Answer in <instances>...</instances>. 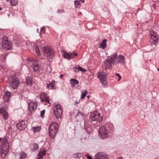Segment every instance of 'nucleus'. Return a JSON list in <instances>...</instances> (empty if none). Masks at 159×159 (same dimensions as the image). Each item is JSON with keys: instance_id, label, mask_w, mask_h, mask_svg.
I'll list each match as a JSON object with an SVG mask.
<instances>
[{"instance_id": "nucleus-25", "label": "nucleus", "mask_w": 159, "mask_h": 159, "mask_svg": "<svg viewBox=\"0 0 159 159\" xmlns=\"http://www.w3.org/2000/svg\"><path fill=\"white\" fill-rule=\"evenodd\" d=\"M39 68V66L38 63H35L32 64V68L35 72H38Z\"/></svg>"}, {"instance_id": "nucleus-43", "label": "nucleus", "mask_w": 159, "mask_h": 159, "mask_svg": "<svg viewBox=\"0 0 159 159\" xmlns=\"http://www.w3.org/2000/svg\"><path fill=\"white\" fill-rule=\"evenodd\" d=\"M116 75L118 77H119V76H120V74L119 73L116 74Z\"/></svg>"}, {"instance_id": "nucleus-7", "label": "nucleus", "mask_w": 159, "mask_h": 159, "mask_svg": "<svg viewBox=\"0 0 159 159\" xmlns=\"http://www.w3.org/2000/svg\"><path fill=\"white\" fill-rule=\"evenodd\" d=\"M111 56L116 63H121L123 64L125 63V57L123 56L119 55L118 56L116 53L112 54Z\"/></svg>"}, {"instance_id": "nucleus-36", "label": "nucleus", "mask_w": 159, "mask_h": 159, "mask_svg": "<svg viewBox=\"0 0 159 159\" xmlns=\"http://www.w3.org/2000/svg\"><path fill=\"white\" fill-rule=\"evenodd\" d=\"M74 157L79 159L81 156V154L79 153H75L73 155Z\"/></svg>"}, {"instance_id": "nucleus-15", "label": "nucleus", "mask_w": 159, "mask_h": 159, "mask_svg": "<svg viewBox=\"0 0 159 159\" xmlns=\"http://www.w3.org/2000/svg\"><path fill=\"white\" fill-rule=\"evenodd\" d=\"M27 125L24 120H21L16 124L17 128L19 130H23L27 127Z\"/></svg>"}, {"instance_id": "nucleus-14", "label": "nucleus", "mask_w": 159, "mask_h": 159, "mask_svg": "<svg viewBox=\"0 0 159 159\" xmlns=\"http://www.w3.org/2000/svg\"><path fill=\"white\" fill-rule=\"evenodd\" d=\"M40 98L41 102L48 103L50 104L49 101V98L47 94L44 92L41 93L40 95Z\"/></svg>"}, {"instance_id": "nucleus-27", "label": "nucleus", "mask_w": 159, "mask_h": 159, "mask_svg": "<svg viewBox=\"0 0 159 159\" xmlns=\"http://www.w3.org/2000/svg\"><path fill=\"white\" fill-rule=\"evenodd\" d=\"M13 43L15 44L16 46L19 47L20 45V44L19 41L17 38L16 37H14L13 39Z\"/></svg>"}, {"instance_id": "nucleus-40", "label": "nucleus", "mask_w": 159, "mask_h": 159, "mask_svg": "<svg viewBox=\"0 0 159 159\" xmlns=\"http://www.w3.org/2000/svg\"><path fill=\"white\" fill-rule=\"evenodd\" d=\"M0 153L1 154V156L2 158H4L6 157L7 153L3 152H1Z\"/></svg>"}, {"instance_id": "nucleus-16", "label": "nucleus", "mask_w": 159, "mask_h": 159, "mask_svg": "<svg viewBox=\"0 0 159 159\" xmlns=\"http://www.w3.org/2000/svg\"><path fill=\"white\" fill-rule=\"evenodd\" d=\"M46 83L47 85V88L48 90L54 89L55 85L54 80H52V82H50L49 81H46Z\"/></svg>"}, {"instance_id": "nucleus-24", "label": "nucleus", "mask_w": 159, "mask_h": 159, "mask_svg": "<svg viewBox=\"0 0 159 159\" xmlns=\"http://www.w3.org/2000/svg\"><path fill=\"white\" fill-rule=\"evenodd\" d=\"M53 111H59L60 110H63L61 106L59 104H55L54 107L53 108Z\"/></svg>"}, {"instance_id": "nucleus-48", "label": "nucleus", "mask_w": 159, "mask_h": 159, "mask_svg": "<svg viewBox=\"0 0 159 159\" xmlns=\"http://www.w3.org/2000/svg\"><path fill=\"white\" fill-rule=\"evenodd\" d=\"M3 55L4 56H5V57L7 56V55L5 54H4L3 55H2L1 56H2Z\"/></svg>"}, {"instance_id": "nucleus-19", "label": "nucleus", "mask_w": 159, "mask_h": 159, "mask_svg": "<svg viewBox=\"0 0 159 159\" xmlns=\"http://www.w3.org/2000/svg\"><path fill=\"white\" fill-rule=\"evenodd\" d=\"M46 150L45 149H41L38 154V159H42V158L46 154Z\"/></svg>"}, {"instance_id": "nucleus-51", "label": "nucleus", "mask_w": 159, "mask_h": 159, "mask_svg": "<svg viewBox=\"0 0 159 159\" xmlns=\"http://www.w3.org/2000/svg\"><path fill=\"white\" fill-rule=\"evenodd\" d=\"M157 70L159 71V68H158Z\"/></svg>"}, {"instance_id": "nucleus-13", "label": "nucleus", "mask_w": 159, "mask_h": 159, "mask_svg": "<svg viewBox=\"0 0 159 159\" xmlns=\"http://www.w3.org/2000/svg\"><path fill=\"white\" fill-rule=\"evenodd\" d=\"M37 107V102H30L28 104L29 110L30 114L33 113Z\"/></svg>"}, {"instance_id": "nucleus-49", "label": "nucleus", "mask_w": 159, "mask_h": 159, "mask_svg": "<svg viewBox=\"0 0 159 159\" xmlns=\"http://www.w3.org/2000/svg\"><path fill=\"white\" fill-rule=\"evenodd\" d=\"M2 140V139L1 138H0V142Z\"/></svg>"}, {"instance_id": "nucleus-10", "label": "nucleus", "mask_w": 159, "mask_h": 159, "mask_svg": "<svg viewBox=\"0 0 159 159\" xmlns=\"http://www.w3.org/2000/svg\"><path fill=\"white\" fill-rule=\"evenodd\" d=\"M98 132L99 136H101L102 139L106 138L108 134V132L104 126H102L99 128Z\"/></svg>"}, {"instance_id": "nucleus-38", "label": "nucleus", "mask_w": 159, "mask_h": 159, "mask_svg": "<svg viewBox=\"0 0 159 159\" xmlns=\"http://www.w3.org/2000/svg\"><path fill=\"white\" fill-rule=\"evenodd\" d=\"M45 29L43 27H42L40 30V34H43L45 33Z\"/></svg>"}, {"instance_id": "nucleus-52", "label": "nucleus", "mask_w": 159, "mask_h": 159, "mask_svg": "<svg viewBox=\"0 0 159 159\" xmlns=\"http://www.w3.org/2000/svg\"><path fill=\"white\" fill-rule=\"evenodd\" d=\"M2 10V8L0 7V11Z\"/></svg>"}, {"instance_id": "nucleus-39", "label": "nucleus", "mask_w": 159, "mask_h": 159, "mask_svg": "<svg viewBox=\"0 0 159 159\" xmlns=\"http://www.w3.org/2000/svg\"><path fill=\"white\" fill-rule=\"evenodd\" d=\"M45 110H43L42 111L40 112V116L42 118H43L44 115V114L45 113Z\"/></svg>"}, {"instance_id": "nucleus-22", "label": "nucleus", "mask_w": 159, "mask_h": 159, "mask_svg": "<svg viewBox=\"0 0 159 159\" xmlns=\"http://www.w3.org/2000/svg\"><path fill=\"white\" fill-rule=\"evenodd\" d=\"M26 83L27 85L31 86L32 82V79L31 77L30 76H28L26 78Z\"/></svg>"}, {"instance_id": "nucleus-21", "label": "nucleus", "mask_w": 159, "mask_h": 159, "mask_svg": "<svg viewBox=\"0 0 159 159\" xmlns=\"http://www.w3.org/2000/svg\"><path fill=\"white\" fill-rule=\"evenodd\" d=\"M11 95V93L8 92H5L3 96V98L5 102H8L9 99Z\"/></svg>"}, {"instance_id": "nucleus-12", "label": "nucleus", "mask_w": 159, "mask_h": 159, "mask_svg": "<svg viewBox=\"0 0 159 159\" xmlns=\"http://www.w3.org/2000/svg\"><path fill=\"white\" fill-rule=\"evenodd\" d=\"M108 157L107 153L99 152L96 153L94 156V159H108Z\"/></svg>"}, {"instance_id": "nucleus-37", "label": "nucleus", "mask_w": 159, "mask_h": 159, "mask_svg": "<svg viewBox=\"0 0 159 159\" xmlns=\"http://www.w3.org/2000/svg\"><path fill=\"white\" fill-rule=\"evenodd\" d=\"M35 51L37 54L39 56L40 55V53L39 50V48L38 46H36L35 49Z\"/></svg>"}, {"instance_id": "nucleus-34", "label": "nucleus", "mask_w": 159, "mask_h": 159, "mask_svg": "<svg viewBox=\"0 0 159 159\" xmlns=\"http://www.w3.org/2000/svg\"><path fill=\"white\" fill-rule=\"evenodd\" d=\"M75 7V8H80V4L79 2L78 1H75L74 2Z\"/></svg>"}, {"instance_id": "nucleus-45", "label": "nucleus", "mask_w": 159, "mask_h": 159, "mask_svg": "<svg viewBox=\"0 0 159 159\" xmlns=\"http://www.w3.org/2000/svg\"><path fill=\"white\" fill-rule=\"evenodd\" d=\"M118 77H119V79H118V81H119V80H120V79H121V76H119Z\"/></svg>"}, {"instance_id": "nucleus-2", "label": "nucleus", "mask_w": 159, "mask_h": 159, "mask_svg": "<svg viewBox=\"0 0 159 159\" xmlns=\"http://www.w3.org/2000/svg\"><path fill=\"white\" fill-rule=\"evenodd\" d=\"M58 125L55 122L51 123L48 129V133L49 136L51 139H54L58 131Z\"/></svg>"}, {"instance_id": "nucleus-1", "label": "nucleus", "mask_w": 159, "mask_h": 159, "mask_svg": "<svg viewBox=\"0 0 159 159\" xmlns=\"http://www.w3.org/2000/svg\"><path fill=\"white\" fill-rule=\"evenodd\" d=\"M89 118L88 121L93 125H96L102 120V117L100 116V113L97 111H94L91 113Z\"/></svg>"}, {"instance_id": "nucleus-20", "label": "nucleus", "mask_w": 159, "mask_h": 159, "mask_svg": "<svg viewBox=\"0 0 159 159\" xmlns=\"http://www.w3.org/2000/svg\"><path fill=\"white\" fill-rule=\"evenodd\" d=\"M73 69L76 72H78L80 71H82L83 72H85L86 71V69H84L78 65H76L74 67Z\"/></svg>"}, {"instance_id": "nucleus-26", "label": "nucleus", "mask_w": 159, "mask_h": 159, "mask_svg": "<svg viewBox=\"0 0 159 159\" xmlns=\"http://www.w3.org/2000/svg\"><path fill=\"white\" fill-rule=\"evenodd\" d=\"M70 83L72 87H75V85L78 84V81L76 79H72L70 80Z\"/></svg>"}, {"instance_id": "nucleus-42", "label": "nucleus", "mask_w": 159, "mask_h": 159, "mask_svg": "<svg viewBox=\"0 0 159 159\" xmlns=\"http://www.w3.org/2000/svg\"><path fill=\"white\" fill-rule=\"evenodd\" d=\"M86 156H87L88 159H93L92 157L91 156L88 155L87 154L86 155Z\"/></svg>"}, {"instance_id": "nucleus-31", "label": "nucleus", "mask_w": 159, "mask_h": 159, "mask_svg": "<svg viewBox=\"0 0 159 159\" xmlns=\"http://www.w3.org/2000/svg\"><path fill=\"white\" fill-rule=\"evenodd\" d=\"M27 154L24 152H22L20 154V159H25L27 157Z\"/></svg>"}, {"instance_id": "nucleus-17", "label": "nucleus", "mask_w": 159, "mask_h": 159, "mask_svg": "<svg viewBox=\"0 0 159 159\" xmlns=\"http://www.w3.org/2000/svg\"><path fill=\"white\" fill-rule=\"evenodd\" d=\"M0 113L2 114V116L5 120L8 118V114L4 109L2 108H0Z\"/></svg>"}, {"instance_id": "nucleus-30", "label": "nucleus", "mask_w": 159, "mask_h": 159, "mask_svg": "<svg viewBox=\"0 0 159 159\" xmlns=\"http://www.w3.org/2000/svg\"><path fill=\"white\" fill-rule=\"evenodd\" d=\"M31 129L34 133H36L39 132L41 130V126H38L32 127Z\"/></svg>"}, {"instance_id": "nucleus-6", "label": "nucleus", "mask_w": 159, "mask_h": 159, "mask_svg": "<svg viewBox=\"0 0 159 159\" xmlns=\"http://www.w3.org/2000/svg\"><path fill=\"white\" fill-rule=\"evenodd\" d=\"M12 47L11 42L8 40L7 37H3L2 39V48L6 50L11 49Z\"/></svg>"}, {"instance_id": "nucleus-3", "label": "nucleus", "mask_w": 159, "mask_h": 159, "mask_svg": "<svg viewBox=\"0 0 159 159\" xmlns=\"http://www.w3.org/2000/svg\"><path fill=\"white\" fill-rule=\"evenodd\" d=\"M42 50L43 52L44 53V55L50 58V61H52V58L54 56V52L52 49L48 46H46L43 47Z\"/></svg>"}, {"instance_id": "nucleus-33", "label": "nucleus", "mask_w": 159, "mask_h": 159, "mask_svg": "<svg viewBox=\"0 0 159 159\" xmlns=\"http://www.w3.org/2000/svg\"><path fill=\"white\" fill-rule=\"evenodd\" d=\"M87 93L88 92L87 90H85L84 92L82 91L81 98L82 99H84Z\"/></svg>"}, {"instance_id": "nucleus-18", "label": "nucleus", "mask_w": 159, "mask_h": 159, "mask_svg": "<svg viewBox=\"0 0 159 159\" xmlns=\"http://www.w3.org/2000/svg\"><path fill=\"white\" fill-rule=\"evenodd\" d=\"M74 112L76 113L77 114L75 115V118L77 120H80L83 118V114L82 113L80 112L79 110H76Z\"/></svg>"}, {"instance_id": "nucleus-53", "label": "nucleus", "mask_w": 159, "mask_h": 159, "mask_svg": "<svg viewBox=\"0 0 159 159\" xmlns=\"http://www.w3.org/2000/svg\"><path fill=\"white\" fill-rule=\"evenodd\" d=\"M9 0H7V1L8 2Z\"/></svg>"}, {"instance_id": "nucleus-44", "label": "nucleus", "mask_w": 159, "mask_h": 159, "mask_svg": "<svg viewBox=\"0 0 159 159\" xmlns=\"http://www.w3.org/2000/svg\"><path fill=\"white\" fill-rule=\"evenodd\" d=\"M79 1L82 3H83L84 2V0H79Z\"/></svg>"}, {"instance_id": "nucleus-46", "label": "nucleus", "mask_w": 159, "mask_h": 159, "mask_svg": "<svg viewBox=\"0 0 159 159\" xmlns=\"http://www.w3.org/2000/svg\"><path fill=\"white\" fill-rule=\"evenodd\" d=\"M63 76V75L61 74V75L60 76H59V78H61Z\"/></svg>"}, {"instance_id": "nucleus-32", "label": "nucleus", "mask_w": 159, "mask_h": 159, "mask_svg": "<svg viewBox=\"0 0 159 159\" xmlns=\"http://www.w3.org/2000/svg\"><path fill=\"white\" fill-rule=\"evenodd\" d=\"M18 0H10V3L11 6H16L18 3Z\"/></svg>"}, {"instance_id": "nucleus-47", "label": "nucleus", "mask_w": 159, "mask_h": 159, "mask_svg": "<svg viewBox=\"0 0 159 159\" xmlns=\"http://www.w3.org/2000/svg\"><path fill=\"white\" fill-rule=\"evenodd\" d=\"M117 159H123V158L122 157H120L118 158Z\"/></svg>"}, {"instance_id": "nucleus-29", "label": "nucleus", "mask_w": 159, "mask_h": 159, "mask_svg": "<svg viewBox=\"0 0 159 159\" xmlns=\"http://www.w3.org/2000/svg\"><path fill=\"white\" fill-rule=\"evenodd\" d=\"M107 40L106 39H103L100 44V47L103 49L107 47L106 42Z\"/></svg>"}, {"instance_id": "nucleus-23", "label": "nucleus", "mask_w": 159, "mask_h": 159, "mask_svg": "<svg viewBox=\"0 0 159 159\" xmlns=\"http://www.w3.org/2000/svg\"><path fill=\"white\" fill-rule=\"evenodd\" d=\"M63 110H60L59 111H54V113L56 117L57 118H60L62 115Z\"/></svg>"}, {"instance_id": "nucleus-35", "label": "nucleus", "mask_w": 159, "mask_h": 159, "mask_svg": "<svg viewBox=\"0 0 159 159\" xmlns=\"http://www.w3.org/2000/svg\"><path fill=\"white\" fill-rule=\"evenodd\" d=\"M33 151H36L39 148V145H38L36 143H34L33 144Z\"/></svg>"}, {"instance_id": "nucleus-50", "label": "nucleus", "mask_w": 159, "mask_h": 159, "mask_svg": "<svg viewBox=\"0 0 159 159\" xmlns=\"http://www.w3.org/2000/svg\"><path fill=\"white\" fill-rule=\"evenodd\" d=\"M89 96L88 95V96H87V98H89Z\"/></svg>"}, {"instance_id": "nucleus-28", "label": "nucleus", "mask_w": 159, "mask_h": 159, "mask_svg": "<svg viewBox=\"0 0 159 159\" xmlns=\"http://www.w3.org/2000/svg\"><path fill=\"white\" fill-rule=\"evenodd\" d=\"M2 142L3 144L7 148H9V145L8 140L6 137L2 138Z\"/></svg>"}, {"instance_id": "nucleus-9", "label": "nucleus", "mask_w": 159, "mask_h": 159, "mask_svg": "<svg viewBox=\"0 0 159 159\" xmlns=\"http://www.w3.org/2000/svg\"><path fill=\"white\" fill-rule=\"evenodd\" d=\"M97 77L100 79L101 83L104 85L107 84V75L103 72L97 73Z\"/></svg>"}, {"instance_id": "nucleus-11", "label": "nucleus", "mask_w": 159, "mask_h": 159, "mask_svg": "<svg viewBox=\"0 0 159 159\" xmlns=\"http://www.w3.org/2000/svg\"><path fill=\"white\" fill-rule=\"evenodd\" d=\"M61 53L62 56L68 60H70L72 58H74L75 56H76L77 55V53H74L73 52L69 53L66 52L62 51Z\"/></svg>"}, {"instance_id": "nucleus-5", "label": "nucleus", "mask_w": 159, "mask_h": 159, "mask_svg": "<svg viewBox=\"0 0 159 159\" xmlns=\"http://www.w3.org/2000/svg\"><path fill=\"white\" fill-rule=\"evenodd\" d=\"M9 84L13 89H17L20 84V81L18 78L11 76L9 79Z\"/></svg>"}, {"instance_id": "nucleus-41", "label": "nucleus", "mask_w": 159, "mask_h": 159, "mask_svg": "<svg viewBox=\"0 0 159 159\" xmlns=\"http://www.w3.org/2000/svg\"><path fill=\"white\" fill-rule=\"evenodd\" d=\"M57 13H64L65 12V11L63 9H58L57 11Z\"/></svg>"}, {"instance_id": "nucleus-4", "label": "nucleus", "mask_w": 159, "mask_h": 159, "mask_svg": "<svg viewBox=\"0 0 159 159\" xmlns=\"http://www.w3.org/2000/svg\"><path fill=\"white\" fill-rule=\"evenodd\" d=\"M103 63V66H104L106 70L107 69H111V67L115 63V61H114L111 55L105 59Z\"/></svg>"}, {"instance_id": "nucleus-8", "label": "nucleus", "mask_w": 159, "mask_h": 159, "mask_svg": "<svg viewBox=\"0 0 159 159\" xmlns=\"http://www.w3.org/2000/svg\"><path fill=\"white\" fill-rule=\"evenodd\" d=\"M151 36L150 42L151 44L155 45L158 42V37L157 34L153 31H151L150 32Z\"/></svg>"}]
</instances>
